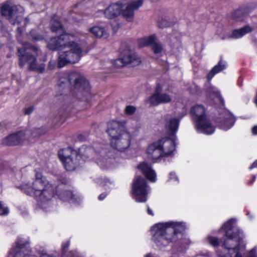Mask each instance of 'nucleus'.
<instances>
[{"instance_id":"f257e3e1","label":"nucleus","mask_w":257,"mask_h":257,"mask_svg":"<svg viewBox=\"0 0 257 257\" xmlns=\"http://www.w3.org/2000/svg\"><path fill=\"white\" fill-rule=\"evenodd\" d=\"M125 122L115 120L110 121L107 124V133L111 138L110 146L114 150L112 152L103 148L101 145L98 147L87 148L86 153H91L95 151L94 159L101 169H105L114 166L119 159L116 157L114 151L122 152L127 149L131 144V135L125 129Z\"/></svg>"},{"instance_id":"f03ea898","label":"nucleus","mask_w":257,"mask_h":257,"mask_svg":"<svg viewBox=\"0 0 257 257\" xmlns=\"http://www.w3.org/2000/svg\"><path fill=\"white\" fill-rule=\"evenodd\" d=\"M236 220L230 219L221 226L219 231L224 233L223 239L209 235L208 242L214 247L221 245L225 249L224 252L217 251L219 257H243L245 253V247L241 245L244 237L242 231L236 225ZM248 257H257L255 248L252 249Z\"/></svg>"},{"instance_id":"7ed1b4c3","label":"nucleus","mask_w":257,"mask_h":257,"mask_svg":"<svg viewBox=\"0 0 257 257\" xmlns=\"http://www.w3.org/2000/svg\"><path fill=\"white\" fill-rule=\"evenodd\" d=\"M78 32L63 33L58 37L50 39L47 47L52 50H60L59 52L58 66L62 68L68 64L79 61L81 58L87 54L88 50L85 49L78 43L80 40Z\"/></svg>"},{"instance_id":"20e7f679","label":"nucleus","mask_w":257,"mask_h":257,"mask_svg":"<svg viewBox=\"0 0 257 257\" xmlns=\"http://www.w3.org/2000/svg\"><path fill=\"white\" fill-rule=\"evenodd\" d=\"M187 227L185 223L170 221L158 223L151 228L152 240L160 249L176 242Z\"/></svg>"},{"instance_id":"39448f33","label":"nucleus","mask_w":257,"mask_h":257,"mask_svg":"<svg viewBox=\"0 0 257 257\" xmlns=\"http://www.w3.org/2000/svg\"><path fill=\"white\" fill-rule=\"evenodd\" d=\"M35 178L34 181L25 182L19 188L26 194L34 196L38 205L47 209L55 196L54 187L41 173L36 172Z\"/></svg>"},{"instance_id":"423d86ee","label":"nucleus","mask_w":257,"mask_h":257,"mask_svg":"<svg viewBox=\"0 0 257 257\" xmlns=\"http://www.w3.org/2000/svg\"><path fill=\"white\" fill-rule=\"evenodd\" d=\"M187 109H183L181 112H175L173 115L166 117L165 126L171 139L164 138L158 141L162 149L164 157L170 156L175 150V137L174 135L178 131L180 119L186 114Z\"/></svg>"},{"instance_id":"0eeeda50","label":"nucleus","mask_w":257,"mask_h":257,"mask_svg":"<svg viewBox=\"0 0 257 257\" xmlns=\"http://www.w3.org/2000/svg\"><path fill=\"white\" fill-rule=\"evenodd\" d=\"M68 84H73V95L79 99L88 100L90 96V86L83 75L77 72H72L69 75L61 73L58 81L59 86L62 87Z\"/></svg>"},{"instance_id":"6e6552de","label":"nucleus","mask_w":257,"mask_h":257,"mask_svg":"<svg viewBox=\"0 0 257 257\" xmlns=\"http://www.w3.org/2000/svg\"><path fill=\"white\" fill-rule=\"evenodd\" d=\"M143 4V0H134L130 2L124 10L122 11V4L117 3L112 4L108 7L105 11H98L95 17L104 15L109 19H113L119 16L121 12L123 17L128 22L132 21L134 17V12L140 8Z\"/></svg>"},{"instance_id":"1a4fd4ad","label":"nucleus","mask_w":257,"mask_h":257,"mask_svg":"<svg viewBox=\"0 0 257 257\" xmlns=\"http://www.w3.org/2000/svg\"><path fill=\"white\" fill-rule=\"evenodd\" d=\"M38 53L39 50L37 47L32 46L28 43H23V47L18 49L20 67L23 68L28 64L29 70L39 73L43 72L45 70V65H39L36 62V55H38Z\"/></svg>"},{"instance_id":"9d476101","label":"nucleus","mask_w":257,"mask_h":257,"mask_svg":"<svg viewBox=\"0 0 257 257\" xmlns=\"http://www.w3.org/2000/svg\"><path fill=\"white\" fill-rule=\"evenodd\" d=\"M192 119L195 121L198 131L207 135L214 132L215 128L207 119L205 108L201 105H195L191 110Z\"/></svg>"},{"instance_id":"9b49d317","label":"nucleus","mask_w":257,"mask_h":257,"mask_svg":"<svg viewBox=\"0 0 257 257\" xmlns=\"http://www.w3.org/2000/svg\"><path fill=\"white\" fill-rule=\"evenodd\" d=\"M58 156L68 171H74L81 164V156L70 148L61 149L58 152Z\"/></svg>"},{"instance_id":"f8f14e48","label":"nucleus","mask_w":257,"mask_h":257,"mask_svg":"<svg viewBox=\"0 0 257 257\" xmlns=\"http://www.w3.org/2000/svg\"><path fill=\"white\" fill-rule=\"evenodd\" d=\"M150 191V188L143 177L137 176L134 178L132 196L136 202H145L147 200V196Z\"/></svg>"},{"instance_id":"ddd939ff","label":"nucleus","mask_w":257,"mask_h":257,"mask_svg":"<svg viewBox=\"0 0 257 257\" xmlns=\"http://www.w3.org/2000/svg\"><path fill=\"white\" fill-rule=\"evenodd\" d=\"M1 13L2 15L8 17L13 25L19 23L23 16L21 8L16 6H11L8 4H5L2 7Z\"/></svg>"},{"instance_id":"4468645a","label":"nucleus","mask_w":257,"mask_h":257,"mask_svg":"<svg viewBox=\"0 0 257 257\" xmlns=\"http://www.w3.org/2000/svg\"><path fill=\"white\" fill-rule=\"evenodd\" d=\"M30 252L29 242L23 238H18L16 246L11 249L8 257H27Z\"/></svg>"},{"instance_id":"2eb2a0df","label":"nucleus","mask_w":257,"mask_h":257,"mask_svg":"<svg viewBox=\"0 0 257 257\" xmlns=\"http://www.w3.org/2000/svg\"><path fill=\"white\" fill-rule=\"evenodd\" d=\"M28 132L19 131L6 137L3 140V144L6 146H15L22 144L27 138Z\"/></svg>"},{"instance_id":"dca6fc26","label":"nucleus","mask_w":257,"mask_h":257,"mask_svg":"<svg viewBox=\"0 0 257 257\" xmlns=\"http://www.w3.org/2000/svg\"><path fill=\"white\" fill-rule=\"evenodd\" d=\"M68 187L64 184H59L56 188V194L59 199L63 201H69L70 203H77V200L71 191L67 189Z\"/></svg>"},{"instance_id":"f3484780","label":"nucleus","mask_w":257,"mask_h":257,"mask_svg":"<svg viewBox=\"0 0 257 257\" xmlns=\"http://www.w3.org/2000/svg\"><path fill=\"white\" fill-rule=\"evenodd\" d=\"M235 121V119L233 115L229 111L225 110L220 114V116L217 119L216 122L220 128L227 131L234 125Z\"/></svg>"},{"instance_id":"a211bd4d","label":"nucleus","mask_w":257,"mask_h":257,"mask_svg":"<svg viewBox=\"0 0 257 257\" xmlns=\"http://www.w3.org/2000/svg\"><path fill=\"white\" fill-rule=\"evenodd\" d=\"M172 96L166 92L160 93L158 87L155 93L147 100V102L152 106H157L161 103H166L171 100Z\"/></svg>"},{"instance_id":"6ab92c4d","label":"nucleus","mask_w":257,"mask_h":257,"mask_svg":"<svg viewBox=\"0 0 257 257\" xmlns=\"http://www.w3.org/2000/svg\"><path fill=\"white\" fill-rule=\"evenodd\" d=\"M147 155L148 159L152 160L153 163L160 157H164L162 149L158 141L153 143L148 147Z\"/></svg>"},{"instance_id":"aec40b11","label":"nucleus","mask_w":257,"mask_h":257,"mask_svg":"<svg viewBox=\"0 0 257 257\" xmlns=\"http://www.w3.org/2000/svg\"><path fill=\"white\" fill-rule=\"evenodd\" d=\"M89 32L97 38L107 39L109 37L108 28L102 25L94 26L89 29Z\"/></svg>"},{"instance_id":"412c9836","label":"nucleus","mask_w":257,"mask_h":257,"mask_svg":"<svg viewBox=\"0 0 257 257\" xmlns=\"http://www.w3.org/2000/svg\"><path fill=\"white\" fill-rule=\"evenodd\" d=\"M138 168L150 182H154L156 181V174L149 165L145 163H142L138 166Z\"/></svg>"},{"instance_id":"4be33fe9","label":"nucleus","mask_w":257,"mask_h":257,"mask_svg":"<svg viewBox=\"0 0 257 257\" xmlns=\"http://www.w3.org/2000/svg\"><path fill=\"white\" fill-rule=\"evenodd\" d=\"M124 63L132 66L138 65L141 63V59L138 55L132 50L127 51L122 56Z\"/></svg>"},{"instance_id":"5701e85b","label":"nucleus","mask_w":257,"mask_h":257,"mask_svg":"<svg viewBox=\"0 0 257 257\" xmlns=\"http://www.w3.org/2000/svg\"><path fill=\"white\" fill-rule=\"evenodd\" d=\"M253 28L246 25L243 28L239 29H236L232 31L231 34L228 36L229 38L239 39L253 31Z\"/></svg>"},{"instance_id":"b1692460","label":"nucleus","mask_w":257,"mask_h":257,"mask_svg":"<svg viewBox=\"0 0 257 257\" xmlns=\"http://www.w3.org/2000/svg\"><path fill=\"white\" fill-rule=\"evenodd\" d=\"M226 68V63L220 60L218 64L213 67L207 75V79L210 81L214 76Z\"/></svg>"},{"instance_id":"393cba45","label":"nucleus","mask_w":257,"mask_h":257,"mask_svg":"<svg viewBox=\"0 0 257 257\" xmlns=\"http://www.w3.org/2000/svg\"><path fill=\"white\" fill-rule=\"evenodd\" d=\"M156 39V36L155 35H151L148 37H144L139 39V45L140 47H144L148 45L151 46L152 43L155 42Z\"/></svg>"},{"instance_id":"a878e982","label":"nucleus","mask_w":257,"mask_h":257,"mask_svg":"<svg viewBox=\"0 0 257 257\" xmlns=\"http://www.w3.org/2000/svg\"><path fill=\"white\" fill-rule=\"evenodd\" d=\"M50 28L54 32L63 31V27L59 21L55 17H53L51 21Z\"/></svg>"},{"instance_id":"bb28decb","label":"nucleus","mask_w":257,"mask_h":257,"mask_svg":"<svg viewBox=\"0 0 257 257\" xmlns=\"http://www.w3.org/2000/svg\"><path fill=\"white\" fill-rule=\"evenodd\" d=\"M210 97L211 99H217L221 103H224V100L221 97L219 91L215 88L211 87L210 88Z\"/></svg>"},{"instance_id":"cd10ccee","label":"nucleus","mask_w":257,"mask_h":257,"mask_svg":"<svg viewBox=\"0 0 257 257\" xmlns=\"http://www.w3.org/2000/svg\"><path fill=\"white\" fill-rule=\"evenodd\" d=\"M151 46L153 52L156 54H160L163 50L161 44L158 42L157 39L152 43Z\"/></svg>"},{"instance_id":"c85d7f7f","label":"nucleus","mask_w":257,"mask_h":257,"mask_svg":"<svg viewBox=\"0 0 257 257\" xmlns=\"http://www.w3.org/2000/svg\"><path fill=\"white\" fill-rule=\"evenodd\" d=\"M113 64L116 67H121L124 65H126V64L124 63V61H123L122 57L114 60Z\"/></svg>"},{"instance_id":"c756f323","label":"nucleus","mask_w":257,"mask_h":257,"mask_svg":"<svg viewBox=\"0 0 257 257\" xmlns=\"http://www.w3.org/2000/svg\"><path fill=\"white\" fill-rule=\"evenodd\" d=\"M158 26L160 28H165L169 26L168 22L165 19L161 18L158 20Z\"/></svg>"},{"instance_id":"7c9ffc66","label":"nucleus","mask_w":257,"mask_h":257,"mask_svg":"<svg viewBox=\"0 0 257 257\" xmlns=\"http://www.w3.org/2000/svg\"><path fill=\"white\" fill-rule=\"evenodd\" d=\"M136 108L132 105H128L125 107V113L127 115H132L135 113Z\"/></svg>"},{"instance_id":"2f4dec72","label":"nucleus","mask_w":257,"mask_h":257,"mask_svg":"<svg viewBox=\"0 0 257 257\" xmlns=\"http://www.w3.org/2000/svg\"><path fill=\"white\" fill-rule=\"evenodd\" d=\"M30 35L32 38L36 41L41 40L44 38L42 35L38 34L35 31H31Z\"/></svg>"},{"instance_id":"473e14b6","label":"nucleus","mask_w":257,"mask_h":257,"mask_svg":"<svg viewBox=\"0 0 257 257\" xmlns=\"http://www.w3.org/2000/svg\"><path fill=\"white\" fill-rule=\"evenodd\" d=\"M45 133V132L41 129V128H37L35 129L34 131H33L32 133V135L33 137H37L41 135L42 134H43Z\"/></svg>"},{"instance_id":"72a5a7b5","label":"nucleus","mask_w":257,"mask_h":257,"mask_svg":"<svg viewBox=\"0 0 257 257\" xmlns=\"http://www.w3.org/2000/svg\"><path fill=\"white\" fill-rule=\"evenodd\" d=\"M9 209L6 207L4 206L2 202L0 201V215H7L9 213Z\"/></svg>"},{"instance_id":"f704fd0d","label":"nucleus","mask_w":257,"mask_h":257,"mask_svg":"<svg viewBox=\"0 0 257 257\" xmlns=\"http://www.w3.org/2000/svg\"><path fill=\"white\" fill-rule=\"evenodd\" d=\"M56 64V61L54 60H51L49 62L48 68L50 70L53 69Z\"/></svg>"},{"instance_id":"c9c22d12","label":"nucleus","mask_w":257,"mask_h":257,"mask_svg":"<svg viewBox=\"0 0 257 257\" xmlns=\"http://www.w3.org/2000/svg\"><path fill=\"white\" fill-rule=\"evenodd\" d=\"M59 255L57 253L53 254H49L46 253H42L40 257H59Z\"/></svg>"},{"instance_id":"e433bc0d","label":"nucleus","mask_w":257,"mask_h":257,"mask_svg":"<svg viewBox=\"0 0 257 257\" xmlns=\"http://www.w3.org/2000/svg\"><path fill=\"white\" fill-rule=\"evenodd\" d=\"M169 180L178 182V179L175 173H171L169 175Z\"/></svg>"},{"instance_id":"4c0bfd02","label":"nucleus","mask_w":257,"mask_h":257,"mask_svg":"<svg viewBox=\"0 0 257 257\" xmlns=\"http://www.w3.org/2000/svg\"><path fill=\"white\" fill-rule=\"evenodd\" d=\"M69 245H70V243L69 241H66V242L63 243L62 247V250L63 252L66 251V250L68 248Z\"/></svg>"},{"instance_id":"58836bf2","label":"nucleus","mask_w":257,"mask_h":257,"mask_svg":"<svg viewBox=\"0 0 257 257\" xmlns=\"http://www.w3.org/2000/svg\"><path fill=\"white\" fill-rule=\"evenodd\" d=\"M33 111L32 107H29L25 109V113L26 114H29Z\"/></svg>"},{"instance_id":"ea45409f","label":"nucleus","mask_w":257,"mask_h":257,"mask_svg":"<svg viewBox=\"0 0 257 257\" xmlns=\"http://www.w3.org/2000/svg\"><path fill=\"white\" fill-rule=\"evenodd\" d=\"M106 195L105 193H102L98 196V199L100 201L102 200L106 197Z\"/></svg>"},{"instance_id":"a19ab883","label":"nucleus","mask_w":257,"mask_h":257,"mask_svg":"<svg viewBox=\"0 0 257 257\" xmlns=\"http://www.w3.org/2000/svg\"><path fill=\"white\" fill-rule=\"evenodd\" d=\"M254 168H257V160L255 161L251 166L249 167V169L250 170H251L252 169Z\"/></svg>"},{"instance_id":"79ce46f5","label":"nucleus","mask_w":257,"mask_h":257,"mask_svg":"<svg viewBox=\"0 0 257 257\" xmlns=\"http://www.w3.org/2000/svg\"><path fill=\"white\" fill-rule=\"evenodd\" d=\"M252 132L254 135H257V125L252 127Z\"/></svg>"},{"instance_id":"37998d69","label":"nucleus","mask_w":257,"mask_h":257,"mask_svg":"<svg viewBox=\"0 0 257 257\" xmlns=\"http://www.w3.org/2000/svg\"><path fill=\"white\" fill-rule=\"evenodd\" d=\"M148 213L149 214L152 215V216H153L154 215V213H153V211L148 207Z\"/></svg>"},{"instance_id":"c03bdc74","label":"nucleus","mask_w":257,"mask_h":257,"mask_svg":"<svg viewBox=\"0 0 257 257\" xmlns=\"http://www.w3.org/2000/svg\"><path fill=\"white\" fill-rule=\"evenodd\" d=\"M145 257H158L157 255L151 254V253H148L145 255Z\"/></svg>"},{"instance_id":"a18cd8bd","label":"nucleus","mask_w":257,"mask_h":257,"mask_svg":"<svg viewBox=\"0 0 257 257\" xmlns=\"http://www.w3.org/2000/svg\"><path fill=\"white\" fill-rule=\"evenodd\" d=\"M255 178H256L255 176H254L253 177V178H252V180H251V181H249V184H252V183L255 181Z\"/></svg>"},{"instance_id":"49530a36","label":"nucleus","mask_w":257,"mask_h":257,"mask_svg":"<svg viewBox=\"0 0 257 257\" xmlns=\"http://www.w3.org/2000/svg\"><path fill=\"white\" fill-rule=\"evenodd\" d=\"M246 215L248 216V217L250 218V219H251L252 218V215L250 214V213L249 212H247Z\"/></svg>"},{"instance_id":"de8ad7c7","label":"nucleus","mask_w":257,"mask_h":257,"mask_svg":"<svg viewBox=\"0 0 257 257\" xmlns=\"http://www.w3.org/2000/svg\"><path fill=\"white\" fill-rule=\"evenodd\" d=\"M205 256V255H204ZM211 255V253L208 252L207 253H206V254L205 255V256H207V257H210Z\"/></svg>"},{"instance_id":"09e8293b","label":"nucleus","mask_w":257,"mask_h":257,"mask_svg":"<svg viewBox=\"0 0 257 257\" xmlns=\"http://www.w3.org/2000/svg\"><path fill=\"white\" fill-rule=\"evenodd\" d=\"M238 13H239V12L236 11V12H235L234 13V15H238Z\"/></svg>"},{"instance_id":"8fccbe9b","label":"nucleus","mask_w":257,"mask_h":257,"mask_svg":"<svg viewBox=\"0 0 257 257\" xmlns=\"http://www.w3.org/2000/svg\"><path fill=\"white\" fill-rule=\"evenodd\" d=\"M18 31H20V28H18Z\"/></svg>"}]
</instances>
